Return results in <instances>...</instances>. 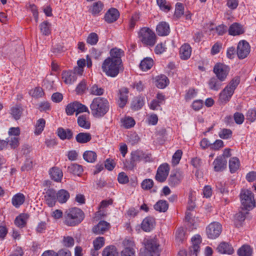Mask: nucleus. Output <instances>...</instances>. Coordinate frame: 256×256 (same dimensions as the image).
Returning a JSON list of instances; mask_svg holds the SVG:
<instances>
[{
    "instance_id": "1",
    "label": "nucleus",
    "mask_w": 256,
    "mask_h": 256,
    "mask_svg": "<svg viewBox=\"0 0 256 256\" xmlns=\"http://www.w3.org/2000/svg\"><path fill=\"white\" fill-rule=\"evenodd\" d=\"M108 100L102 97H96L93 99L90 105L92 114L96 118L104 116L109 110Z\"/></svg>"
},
{
    "instance_id": "2",
    "label": "nucleus",
    "mask_w": 256,
    "mask_h": 256,
    "mask_svg": "<svg viewBox=\"0 0 256 256\" xmlns=\"http://www.w3.org/2000/svg\"><path fill=\"white\" fill-rule=\"evenodd\" d=\"M84 218V213L80 208H73L64 212V223L68 226H75L80 224Z\"/></svg>"
},
{
    "instance_id": "3",
    "label": "nucleus",
    "mask_w": 256,
    "mask_h": 256,
    "mask_svg": "<svg viewBox=\"0 0 256 256\" xmlns=\"http://www.w3.org/2000/svg\"><path fill=\"white\" fill-rule=\"evenodd\" d=\"M102 68L106 75L110 77H116L124 70L123 64L120 61L112 60L106 58L103 62Z\"/></svg>"
},
{
    "instance_id": "4",
    "label": "nucleus",
    "mask_w": 256,
    "mask_h": 256,
    "mask_svg": "<svg viewBox=\"0 0 256 256\" xmlns=\"http://www.w3.org/2000/svg\"><path fill=\"white\" fill-rule=\"evenodd\" d=\"M138 38L144 46L152 47L156 42L157 36L152 30L144 27L138 31Z\"/></svg>"
},
{
    "instance_id": "5",
    "label": "nucleus",
    "mask_w": 256,
    "mask_h": 256,
    "mask_svg": "<svg viewBox=\"0 0 256 256\" xmlns=\"http://www.w3.org/2000/svg\"><path fill=\"white\" fill-rule=\"evenodd\" d=\"M144 249L140 250V256H159V244L154 239L144 240Z\"/></svg>"
},
{
    "instance_id": "6",
    "label": "nucleus",
    "mask_w": 256,
    "mask_h": 256,
    "mask_svg": "<svg viewBox=\"0 0 256 256\" xmlns=\"http://www.w3.org/2000/svg\"><path fill=\"white\" fill-rule=\"evenodd\" d=\"M242 208L244 210H250L256 206L254 194L249 190H242L240 194Z\"/></svg>"
},
{
    "instance_id": "7",
    "label": "nucleus",
    "mask_w": 256,
    "mask_h": 256,
    "mask_svg": "<svg viewBox=\"0 0 256 256\" xmlns=\"http://www.w3.org/2000/svg\"><path fill=\"white\" fill-rule=\"evenodd\" d=\"M222 231V225L218 222H212L206 228V235L210 239H215L218 237Z\"/></svg>"
},
{
    "instance_id": "8",
    "label": "nucleus",
    "mask_w": 256,
    "mask_h": 256,
    "mask_svg": "<svg viewBox=\"0 0 256 256\" xmlns=\"http://www.w3.org/2000/svg\"><path fill=\"white\" fill-rule=\"evenodd\" d=\"M230 70V68L226 65L222 64H216L214 68V72L217 78L221 82L226 80Z\"/></svg>"
},
{
    "instance_id": "9",
    "label": "nucleus",
    "mask_w": 256,
    "mask_h": 256,
    "mask_svg": "<svg viewBox=\"0 0 256 256\" xmlns=\"http://www.w3.org/2000/svg\"><path fill=\"white\" fill-rule=\"evenodd\" d=\"M169 172L170 166L168 164L164 163L161 164L157 170L155 176L156 180L160 182H164L168 176Z\"/></svg>"
},
{
    "instance_id": "10",
    "label": "nucleus",
    "mask_w": 256,
    "mask_h": 256,
    "mask_svg": "<svg viewBox=\"0 0 256 256\" xmlns=\"http://www.w3.org/2000/svg\"><path fill=\"white\" fill-rule=\"evenodd\" d=\"M250 52V46L246 40L240 41L237 47V54L239 58H246Z\"/></svg>"
},
{
    "instance_id": "11",
    "label": "nucleus",
    "mask_w": 256,
    "mask_h": 256,
    "mask_svg": "<svg viewBox=\"0 0 256 256\" xmlns=\"http://www.w3.org/2000/svg\"><path fill=\"white\" fill-rule=\"evenodd\" d=\"M202 242L200 236L196 235L192 238V246L189 248V254L197 256L200 251V246Z\"/></svg>"
},
{
    "instance_id": "12",
    "label": "nucleus",
    "mask_w": 256,
    "mask_h": 256,
    "mask_svg": "<svg viewBox=\"0 0 256 256\" xmlns=\"http://www.w3.org/2000/svg\"><path fill=\"white\" fill-rule=\"evenodd\" d=\"M124 249L121 252V256H135L134 242L131 240H126L123 242Z\"/></svg>"
},
{
    "instance_id": "13",
    "label": "nucleus",
    "mask_w": 256,
    "mask_h": 256,
    "mask_svg": "<svg viewBox=\"0 0 256 256\" xmlns=\"http://www.w3.org/2000/svg\"><path fill=\"white\" fill-rule=\"evenodd\" d=\"M182 178V172L179 170H175L172 172L168 178V184L170 186H175L180 183Z\"/></svg>"
},
{
    "instance_id": "14",
    "label": "nucleus",
    "mask_w": 256,
    "mask_h": 256,
    "mask_svg": "<svg viewBox=\"0 0 256 256\" xmlns=\"http://www.w3.org/2000/svg\"><path fill=\"white\" fill-rule=\"evenodd\" d=\"M110 228V224L104 220L100 221L98 224L92 228L94 233L96 234H103Z\"/></svg>"
},
{
    "instance_id": "15",
    "label": "nucleus",
    "mask_w": 256,
    "mask_h": 256,
    "mask_svg": "<svg viewBox=\"0 0 256 256\" xmlns=\"http://www.w3.org/2000/svg\"><path fill=\"white\" fill-rule=\"evenodd\" d=\"M214 170L216 172L224 170L227 165V160L224 156H218L213 162Z\"/></svg>"
},
{
    "instance_id": "16",
    "label": "nucleus",
    "mask_w": 256,
    "mask_h": 256,
    "mask_svg": "<svg viewBox=\"0 0 256 256\" xmlns=\"http://www.w3.org/2000/svg\"><path fill=\"white\" fill-rule=\"evenodd\" d=\"M46 204L50 207H52L56 202V192L53 189H48L44 196Z\"/></svg>"
},
{
    "instance_id": "17",
    "label": "nucleus",
    "mask_w": 256,
    "mask_h": 256,
    "mask_svg": "<svg viewBox=\"0 0 256 256\" xmlns=\"http://www.w3.org/2000/svg\"><path fill=\"white\" fill-rule=\"evenodd\" d=\"M120 16L118 11L114 8H110L105 14L104 20L108 23L116 21Z\"/></svg>"
},
{
    "instance_id": "18",
    "label": "nucleus",
    "mask_w": 256,
    "mask_h": 256,
    "mask_svg": "<svg viewBox=\"0 0 256 256\" xmlns=\"http://www.w3.org/2000/svg\"><path fill=\"white\" fill-rule=\"evenodd\" d=\"M234 92V91L229 87L226 86L220 94L219 100L222 103H226L230 100Z\"/></svg>"
},
{
    "instance_id": "19",
    "label": "nucleus",
    "mask_w": 256,
    "mask_h": 256,
    "mask_svg": "<svg viewBox=\"0 0 256 256\" xmlns=\"http://www.w3.org/2000/svg\"><path fill=\"white\" fill-rule=\"evenodd\" d=\"M180 56L182 60L188 59L192 54V48L188 44H184L180 48Z\"/></svg>"
},
{
    "instance_id": "20",
    "label": "nucleus",
    "mask_w": 256,
    "mask_h": 256,
    "mask_svg": "<svg viewBox=\"0 0 256 256\" xmlns=\"http://www.w3.org/2000/svg\"><path fill=\"white\" fill-rule=\"evenodd\" d=\"M154 219L153 218L148 216L142 220L141 224V228L143 230L146 232H150L154 228Z\"/></svg>"
},
{
    "instance_id": "21",
    "label": "nucleus",
    "mask_w": 256,
    "mask_h": 256,
    "mask_svg": "<svg viewBox=\"0 0 256 256\" xmlns=\"http://www.w3.org/2000/svg\"><path fill=\"white\" fill-rule=\"evenodd\" d=\"M156 32L160 36L168 35L170 32L169 24L164 22H160L156 26Z\"/></svg>"
},
{
    "instance_id": "22",
    "label": "nucleus",
    "mask_w": 256,
    "mask_h": 256,
    "mask_svg": "<svg viewBox=\"0 0 256 256\" xmlns=\"http://www.w3.org/2000/svg\"><path fill=\"white\" fill-rule=\"evenodd\" d=\"M110 56L107 58H110L112 60H118L122 63L121 58L124 54V52L122 50L117 48H113L110 50Z\"/></svg>"
},
{
    "instance_id": "23",
    "label": "nucleus",
    "mask_w": 256,
    "mask_h": 256,
    "mask_svg": "<svg viewBox=\"0 0 256 256\" xmlns=\"http://www.w3.org/2000/svg\"><path fill=\"white\" fill-rule=\"evenodd\" d=\"M244 32L242 26L237 22L232 24L228 29L229 34L234 36L242 34Z\"/></svg>"
},
{
    "instance_id": "24",
    "label": "nucleus",
    "mask_w": 256,
    "mask_h": 256,
    "mask_svg": "<svg viewBox=\"0 0 256 256\" xmlns=\"http://www.w3.org/2000/svg\"><path fill=\"white\" fill-rule=\"evenodd\" d=\"M128 90L126 88H122L120 90L118 103L120 108H124L128 102Z\"/></svg>"
},
{
    "instance_id": "25",
    "label": "nucleus",
    "mask_w": 256,
    "mask_h": 256,
    "mask_svg": "<svg viewBox=\"0 0 256 256\" xmlns=\"http://www.w3.org/2000/svg\"><path fill=\"white\" fill-rule=\"evenodd\" d=\"M49 173L52 179L57 182H60L63 176L62 170L58 167H53L50 168Z\"/></svg>"
},
{
    "instance_id": "26",
    "label": "nucleus",
    "mask_w": 256,
    "mask_h": 256,
    "mask_svg": "<svg viewBox=\"0 0 256 256\" xmlns=\"http://www.w3.org/2000/svg\"><path fill=\"white\" fill-rule=\"evenodd\" d=\"M217 250L220 254H231L234 252L232 247L228 243L221 242L216 248Z\"/></svg>"
},
{
    "instance_id": "27",
    "label": "nucleus",
    "mask_w": 256,
    "mask_h": 256,
    "mask_svg": "<svg viewBox=\"0 0 256 256\" xmlns=\"http://www.w3.org/2000/svg\"><path fill=\"white\" fill-rule=\"evenodd\" d=\"M29 218V215L27 214L23 213L18 216L15 220V224L20 228H23L26 226V222Z\"/></svg>"
},
{
    "instance_id": "28",
    "label": "nucleus",
    "mask_w": 256,
    "mask_h": 256,
    "mask_svg": "<svg viewBox=\"0 0 256 256\" xmlns=\"http://www.w3.org/2000/svg\"><path fill=\"white\" fill-rule=\"evenodd\" d=\"M78 125L84 129H89L90 127V122L88 116L81 115L78 118Z\"/></svg>"
},
{
    "instance_id": "29",
    "label": "nucleus",
    "mask_w": 256,
    "mask_h": 256,
    "mask_svg": "<svg viewBox=\"0 0 256 256\" xmlns=\"http://www.w3.org/2000/svg\"><path fill=\"white\" fill-rule=\"evenodd\" d=\"M58 135L62 140L66 139L70 140L72 137L73 133L70 129L65 130L60 128L58 130Z\"/></svg>"
},
{
    "instance_id": "30",
    "label": "nucleus",
    "mask_w": 256,
    "mask_h": 256,
    "mask_svg": "<svg viewBox=\"0 0 256 256\" xmlns=\"http://www.w3.org/2000/svg\"><path fill=\"white\" fill-rule=\"evenodd\" d=\"M144 104V98L138 96L136 97L131 104L132 108L135 110L140 109Z\"/></svg>"
},
{
    "instance_id": "31",
    "label": "nucleus",
    "mask_w": 256,
    "mask_h": 256,
    "mask_svg": "<svg viewBox=\"0 0 256 256\" xmlns=\"http://www.w3.org/2000/svg\"><path fill=\"white\" fill-rule=\"evenodd\" d=\"M92 139V136L88 132H80L76 136V140L78 143L85 144L90 142Z\"/></svg>"
},
{
    "instance_id": "32",
    "label": "nucleus",
    "mask_w": 256,
    "mask_h": 256,
    "mask_svg": "<svg viewBox=\"0 0 256 256\" xmlns=\"http://www.w3.org/2000/svg\"><path fill=\"white\" fill-rule=\"evenodd\" d=\"M56 200L60 203L66 202L70 198L69 192L65 190L62 189L56 193Z\"/></svg>"
},
{
    "instance_id": "33",
    "label": "nucleus",
    "mask_w": 256,
    "mask_h": 256,
    "mask_svg": "<svg viewBox=\"0 0 256 256\" xmlns=\"http://www.w3.org/2000/svg\"><path fill=\"white\" fill-rule=\"evenodd\" d=\"M156 82L158 88H164L168 84L169 80L166 76L160 75L156 77Z\"/></svg>"
},
{
    "instance_id": "34",
    "label": "nucleus",
    "mask_w": 256,
    "mask_h": 256,
    "mask_svg": "<svg viewBox=\"0 0 256 256\" xmlns=\"http://www.w3.org/2000/svg\"><path fill=\"white\" fill-rule=\"evenodd\" d=\"M131 159L136 164L137 162L146 159V156L144 153L140 150L133 152L131 154Z\"/></svg>"
},
{
    "instance_id": "35",
    "label": "nucleus",
    "mask_w": 256,
    "mask_h": 256,
    "mask_svg": "<svg viewBox=\"0 0 256 256\" xmlns=\"http://www.w3.org/2000/svg\"><path fill=\"white\" fill-rule=\"evenodd\" d=\"M68 172L74 175L80 176L83 172L82 166L73 164L68 168Z\"/></svg>"
},
{
    "instance_id": "36",
    "label": "nucleus",
    "mask_w": 256,
    "mask_h": 256,
    "mask_svg": "<svg viewBox=\"0 0 256 256\" xmlns=\"http://www.w3.org/2000/svg\"><path fill=\"white\" fill-rule=\"evenodd\" d=\"M24 196L21 193H18L13 196L12 204L15 207L18 208L24 202Z\"/></svg>"
},
{
    "instance_id": "37",
    "label": "nucleus",
    "mask_w": 256,
    "mask_h": 256,
    "mask_svg": "<svg viewBox=\"0 0 256 256\" xmlns=\"http://www.w3.org/2000/svg\"><path fill=\"white\" fill-rule=\"evenodd\" d=\"M23 112V109L20 106H15L11 108L10 114L16 120H19Z\"/></svg>"
},
{
    "instance_id": "38",
    "label": "nucleus",
    "mask_w": 256,
    "mask_h": 256,
    "mask_svg": "<svg viewBox=\"0 0 256 256\" xmlns=\"http://www.w3.org/2000/svg\"><path fill=\"white\" fill-rule=\"evenodd\" d=\"M88 92L90 94L100 96L104 94V90L98 84H94L90 87Z\"/></svg>"
},
{
    "instance_id": "39",
    "label": "nucleus",
    "mask_w": 256,
    "mask_h": 256,
    "mask_svg": "<svg viewBox=\"0 0 256 256\" xmlns=\"http://www.w3.org/2000/svg\"><path fill=\"white\" fill-rule=\"evenodd\" d=\"M240 162L238 158L233 157L229 160V168L230 172H235L240 168Z\"/></svg>"
},
{
    "instance_id": "40",
    "label": "nucleus",
    "mask_w": 256,
    "mask_h": 256,
    "mask_svg": "<svg viewBox=\"0 0 256 256\" xmlns=\"http://www.w3.org/2000/svg\"><path fill=\"white\" fill-rule=\"evenodd\" d=\"M102 255V256H118V252L114 246H109L104 249Z\"/></svg>"
},
{
    "instance_id": "41",
    "label": "nucleus",
    "mask_w": 256,
    "mask_h": 256,
    "mask_svg": "<svg viewBox=\"0 0 256 256\" xmlns=\"http://www.w3.org/2000/svg\"><path fill=\"white\" fill-rule=\"evenodd\" d=\"M154 64L153 60L151 58H144L140 64V68L144 71L150 70Z\"/></svg>"
},
{
    "instance_id": "42",
    "label": "nucleus",
    "mask_w": 256,
    "mask_h": 256,
    "mask_svg": "<svg viewBox=\"0 0 256 256\" xmlns=\"http://www.w3.org/2000/svg\"><path fill=\"white\" fill-rule=\"evenodd\" d=\"M252 253V250L250 246L244 245L240 248L238 251L239 256H251Z\"/></svg>"
},
{
    "instance_id": "43",
    "label": "nucleus",
    "mask_w": 256,
    "mask_h": 256,
    "mask_svg": "<svg viewBox=\"0 0 256 256\" xmlns=\"http://www.w3.org/2000/svg\"><path fill=\"white\" fill-rule=\"evenodd\" d=\"M168 208V204L166 201L160 200L154 205V209L160 212H165Z\"/></svg>"
},
{
    "instance_id": "44",
    "label": "nucleus",
    "mask_w": 256,
    "mask_h": 256,
    "mask_svg": "<svg viewBox=\"0 0 256 256\" xmlns=\"http://www.w3.org/2000/svg\"><path fill=\"white\" fill-rule=\"evenodd\" d=\"M210 88L211 90H218L222 86V82L216 78H212L208 82Z\"/></svg>"
},
{
    "instance_id": "45",
    "label": "nucleus",
    "mask_w": 256,
    "mask_h": 256,
    "mask_svg": "<svg viewBox=\"0 0 256 256\" xmlns=\"http://www.w3.org/2000/svg\"><path fill=\"white\" fill-rule=\"evenodd\" d=\"M83 158L85 160L88 162H94L96 160L97 155L94 151L88 150L84 153Z\"/></svg>"
},
{
    "instance_id": "46",
    "label": "nucleus",
    "mask_w": 256,
    "mask_h": 256,
    "mask_svg": "<svg viewBox=\"0 0 256 256\" xmlns=\"http://www.w3.org/2000/svg\"><path fill=\"white\" fill-rule=\"evenodd\" d=\"M62 78L65 83L70 84L76 80V76L72 72H64L62 74Z\"/></svg>"
},
{
    "instance_id": "47",
    "label": "nucleus",
    "mask_w": 256,
    "mask_h": 256,
    "mask_svg": "<svg viewBox=\"0 0 256 256\" xmlns=\"http://www.w3.org/2000/svg\"><path fill=\"white\" fill-rule=\"evenodd\" d=\"M122 126L126 128H129L133 127L135 124L134 119L130 116H126L122 120Z\"/></svg>"
},
{
    "instance_id": "48",
    "label": "nucleus",
    "mask_w": 256,
    "mask_h": 256,
    "mask_svg": "<svg viewBox=\"0 0 256 256\" xmlns=\"http://www.w3.org/2000/svg\"><path fill=\"white\" fill-rule=\"evenodd\" d=\"M45 124L46 120L44 118L38 120L36 125L35 134H40L43 131Z\"/></svg>"
},
{
    "instance_id": "49",
    "label": "nucleus",
    "mask_w": 256,
    "mask_h": 256,
    "mask_svg": "<svg viewBox=\"0 0 256 256\" xmlns=\"http://www.w3.org/2000/svg\"><path fill=\"white\" fill-rule=\"evenodd\" d=\"M77 102H71L67 105L66 108V112L68 116L72 115L74 112H76Z\"/></svg>"
},
{
    "instance_id": "50",
    "label": "nucleus",
    "mask_w": 256,
    "mask_h": 256,
    "mask_svg": "<svg viewBox=\"0 0 256 256\" xmlns=\"http://www.w3.org/2000/svg\"><path fill=\"white\" fill-rule=\"evenodd\" d=\"M140 15L138 14H133L130 20L128 29L132 30L136 25V24L140 20Z\"/></svg>"
},
{
    "instance_id": "51",
    "label": "nucleus",
    "mask_w": 256,
    "mask_h": 256,
    "mask_svg": "<svg viewBox=\"0 0 256 256\" xmlns=\"http://www.w3.org/2000/svg\"><path fill=\"white\" fill-rule=\"evenodd\" d=\"M103 8V4L100 2H98L94 4L92 9L91 12L94 15H96L99 14Z\"/></svg>"
},
{
    "instance_id": "52",
    "label": "nucleus",
    "mask_w": 256,
    "mask_h": 256,
    "mask_svg": "<svg viewBox=\"0 0 256 256\" xmlns=\"http://www.w3.org/2000/svg\"><path fill=\"white\" fill-rule=\"evenodd\" d=\"M98 40V35L95 32H92L88 36L86 42L90 45H94L97 44Z\"/></svg>"
},
{
    "instance_id": "53",
    "label": "nucleus",
    "mask_w": 256,
    "mask_h": 256,
    "mask_svg": "<svg viewBox=\"0 0 256 256\" xmlns=\"http://www.w3.org/2000/svg\"><path fill=\"white\" fill-rule=\"evenodd\" d=\"M94 247L96 250L100 249L104 244V238L100 236L93 241Z\"/></svg>"
},
{
    "instance_id": "54",
    "label": "nucleus",
    "mask_w": 256,
    "mask_h": 256,
    "mask_svg": "<svg viewBox=\"0 0 256 256\" xmlns=\"http://www.w3.org/2000/svg\"><path fill=\"white\" fill-rule=\"evenodd\" d=\"M246 218V214L240 212L237 213L234 216V224L236 226L240 225V223L244 222Z\"/></svg>"
},
{
    "instance_id": "55",
    "label": "nucleus",
    "mask_w": 256,
    "mask_h": 256,
    "mask_svg": "<svg viewBox=\"0 0 256 256\" xmlns=\"http://www.w3.org/2000/svg\"><path fill=\"white\" fill-rule=\"evenodd\" d=\"M182 152L180 150H177L172 156V162L173 165L178 164L182 158Z\"/></svg>"
},
{
    "instance_id": "56",
    "label": "nucleus",
    "mask_w": 256,
    "mask_h": 256,
    "mask_svg": "<svg viewBox=\"0 0 256 256\" xmlns=\"http://www.w3.org/2000/svg\"><path fill=\"white\" fill-rule=\"evenodd\" d=\"M40 30L43 34L48 35L50 33V24L46 22H44L40 26Z\"/></svg>"
},
{
    "instance_id": "57",
    "label": "nucleus",
    "mask_w": 256,
    "mask_h": 256,
    "mask_svg": "<svg viewBox=\"0 0 256 256\" xmlns=\"http://www.w3.org/2000/svg\"><path fill=\"white\" fill-rule=\"evenodd\" d=\"M184 12V7L182 3L178 2L176 5L174 16L179 18L181 17Z\"/></svg>"
},
{
    "instance_id": "58",
    "label": "nucleus",
    "mask_w": 256,
    "mask_h": 256,
    "mask_svg": "<svg viewBox=\"0 0 256 256\" xmlns=\"http://www.w3.org/2000/svg\"><path fill=\"white\" fill-rule=\"evenodd\" d=\"M30 94L32 96L38 98L42 97L44 92L42 88L36 87L30 91Z\"/></svg>"
},
{
    "instance_id": "59",
    "label": "nucleus",
    "mask_w": 256,
    "mask_h": 256,
    "mask_svg": "<svg viewBox=\"0 0 256 256\" xmlns=\"http://www.w3.org/2000/svg\"><path fill=\"white\" fill-rule=\"evenodd\" d=\"M240 82V78L238 76H236L234 77L231 81L230 82L229 84L226 86L229 87L232 90L234 91L236 88L239 84Z\"/></svg>"
},
{
    "instance_id": "60",
    "label": "nucleus",
    "mask_w": 256,
    "mask_h": 256,
    "mask_svg": "<svg viewBox=\"0 0 256 256\" xmlns=\"http://www.w3.org/2000/svg\"><path fill=\"white\" fill-rule=\"evenodd\" d=\"M8 144H9L12 148H15L19 145V138L16 136H12L8 138Z\"/></svg>"
},
{
    "instance_id": "61",
    "label": "nucleus",
    "mask_w": 256,
    "mask_h": 256,
    "mask_svg": "<svg viewBox=\"0 0 256 256\" xmlns=\"http://www.w3.org/2000/svg\"><path fill=\"white\" fill-rule=\"evenodd\" d=\"M219 136L223 139H228L231 137L232 132L230 129L224 128L219 132Z\"/></svg>"
},
{
    "instance_id": "62",
    "label": "nucleus",
    "mask_w": 256,
    "mask_h": 256,
    "mask_svg": "<svg viewBox=\"0 0 256 256\" xmlns=\"http://www.w3.org/2000/svg\"><path fill=\"white\" fill-rule=\"evenodd\" d=\"M246 118L250 122H254L256 120V110H249L246 114Z\"/></svg>"
},
{
    "instance_id": "63",
    "label": "nucleus",
    "mask_w": 256,
    "mask_h": 256,
    "mask_svg": "<svg viewBox=\"0 0 256 256\" xmlns=\"http://www.w3.org/2000/svg\"><path fill=\"white\" fill-rule=\"evenodd\" d=\"M74 239L70 236H64L62 240V244L66 247H71L74 244Z\"/></svg>"
},
{
    "instance_id": "64",
    "label": "nucleus",
    "mask_w": 256,
    "mask_h": 256,
    "mask_svg": "<svg viewBox=\"0 0 256 256\" xmlns=\"http://www.w3.org/2000/svg\"><path fill=\"white\" fill-rule=\"evenodd\" d=\"M154 186V182L151 179H146L142 183V187L144 190H150Z\"/></svg>"
}]
</instances>
